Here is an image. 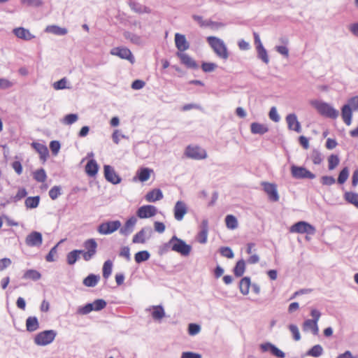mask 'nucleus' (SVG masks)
<instances>
[{
    "instance_id": "f257e3e1",
    "label": "nucleus",
    "mask_w": 358,
    "mask_h": 358,
    "mask_svg": "<svg viewBox=\"0 0 358 358\" xmlns=\"http://www.w3.org/2000/svg\"><path fill=\"white\" fill-rule=\"evenodd\" d=\"M208 44L212 48L215 54L223 59H227L229 52L224 41L215 36H208L206 38Z\"/></svg>"
},
{
    "instance_id": "f03ea898",
    "label": "nucleus",
    "mask_w": 358,
    "mask_h": 358,
    "mask_svg": "<svg viewBox=\"0 0 358 358\" xmlns=\"http://www.w3.org/2000/svg\"><path fill=\"white\" fill-rule=\"evenodd\" d=\"M311 104L321 115L331 119H336L338 116V111L326 102L315 100L311 101Z\"/></svg>"
},
{
    "instance_id": "7ed1b4c3",
    "label": "nucleus",
    "mask_w": 358,
    "mask_h": 358,
    "mask_svg": "<svg viewBox=\"0 0 358 358\" xmlns=\"http://www.w3.org/2000/svg\"><path fill=\"white\" fill-rule=\"evenodd\" d=\"M169 245L173 251L180 253L182 255H188L192 250V247L189 245L185 243V242L176 236H173L169 241Z\"/></svg>"
},
{
    "instance_id": "20e7f679",
    "label": "nucleus",
    "mask_w": 358,
    "mask_h": 358,
    "mask_svg": "<svg viewBox=\"0 0 358 358\" xmlns=\"http://www.w3.org/2000/svg\"><path fill=\"white\" fill-rule=\"evenodd\" d=\"M121 226L119 220L107 221L99 224L97 231L101 235H109L120 229Z\"/></svg>"
},
{
    "instance_id": "39448f33",
    "label": "nucleus",
    "mask_w": 358,
    "mask_h": 358,
    "mask_svg": "<svg viewBox=\"0 0 358 358\" xmlns=\"http://www.w3.org/2000/svg\"><path fill=\"white\" fill-rule=\"evenodd\" d=\"M56 336L54 330H45L38 333L34 338V343L38 345H46L52 343Z\"/></svg>"
},
{
    "instance_id": "423d86ee",
    "label": "nucleus",
    "mask_w": 358,
    "mask_h": 358,
    "mask_svg": "<svg viewBox=\"0 0 358 358\" xmlns=\"http://www.w3.org/2000/svg\"><path fill=\"white\" fill-rule=\"evenodd\" d=\"M292 232L306 234V239H308V235H313L316 231L313 225L305 221H299L292 224Z\"/></svg>"
},
{
    "instance_id": "0eeeda50",
    "label": "nucleus",
    "mask_w": 358,
    "mask_h": 358,
    "mask_svg": "<svg viewBox=\"0 0 358 358\" xmlns=\"http://www.w3.org/2000/svg\"><path fill=\"white\" fill-rule=\"evenodd\" d=\"M185 155L188 158L196 160L203 159L207 157L206 150L198 145H188L185 149Z\"/></svg>"
},
{
    "instance_id": "6e6552de",
    "label": "nucleus",
    "mask_w": 358,
    "mask_h": 358,
    "mask_svg": "<svg viewBox=\"0 0 358 358\" xmlns=\"http://www.w3.org/2000/svg\"><path fill=\"white\" fill-rule=\"evenodd\" d=\"M292 177L298 179H314L315 175L303 166L292 165Z\"/></svg>"
},
{
    "instance_id": "1a4fd4ad",
    "label": "nucleus",
    "mask_w": 358,
    "mask_h": 358,
    "mask_svg": "<svg viewBox=\"0 0 358 358\" xmlns=\"http://www.w3.org/2000/svg\"><path fill=\"white\" fill-rule=\"evenodd\" d=\"M110 54L119 57L121 59H127L131 63L134 62V57L130 50L125 47H117L110 50Z\"/></svg>"
},
{
    "instance_id": "9d476101",
    "label": "nucleus",
    "mask_w": 358,
    "mask_h": 358,
    "mask_svg": "<svg viewBox=\"0 0 358 358\" xmlns=\"http://www.w3.org/2000/svg\"><path fill=\"white\" fill-rule=\"evenodd\" d=\"M157 213V208L152 205H145L140 207L137 212V216L141 219L154 217Z\"/></svg>"
},
{
    "instance_id": "9b49d317",
    "label": "nucleus",
    "mask_w": 358,
    "mask_h": 358,
    "mask_svg": "<svg viewBox=\"0 0 358 358\" xmlns=\"http://www.w3.org/2000/svg\"><path fill=\"white\" fill-rule=\"evenodd\" d=\"M43 242L42 234L38 231H32L27 236L25 243L29 247L40 246Z\"/></svg>"
},
{
    "instance_id": "f8f14e48",
    "label": "nucleus",
    "mask_w": 358,
    "mask_h": 358,
    "mask_svg": "<svg viewBox=\"0 0 358 358\" xmlns=\"http://www.w3.org/2000/svg\"><path fill=\"white\" fill-rule=\"evenodd\" d=\"M261 185L263 186L264 192L267 194L271 201H277L279 199L277 187L275 184L262 182Z\"/></svg>"
},
{
    "instance_id": "ddd939ff",
    "label": "nucleus",
    "mask_w": 358,
    "mask_h": 358,
    "mask_svg": "<svg viewBox=\"0 0 358 358\" xmlns=\"http://www.w3.org/2000/svg\"><path fill=\"white\" fill-rule=\"evenodd\" d=\"M103 171L104 176L108 182L113 184H118L120 182V177L116 173L115 171L112 166L110 165H104Z\"/></svg>"
},
{
    "instance_id": "4468645a",
    "label": "nucleus",
    "mask_w": 358,
    "mask_h": 358,
    "mask_svg": "<svg viewBox=\"0 0 358 358\" xmlns=\"http://www.w3.org/2000/svg\"><path fill=\"white\" fill-rule=\"evenodd\" d=\"M174 217L178 221H181L187 213V207L182 201H178L176 203L174 208Z\"/></svg>"
},
{
    "instance_id": "2eb2a0df",
    "label": "nucleus",
    "mask_w": 358,
    "mask_h": 358,
    "mask_svg": "<svg viewBox=\"0 0 358 358\" xmlns=\"http://www.w3.org/2000/svg\"><path fill=\"white\" fill-rule=\"evenodd\" d=\"M260 349L263 352H268L272 355L275 356L278 358H282L285 357V354L278 348L270 343H265L260 345Z\"/></svg>"
},
{
    "instance_id": "dca6fc26",
    "label": "nucleus",
    "mask_w": 358,
    "mask_h": 358,
    "mask_svg": "<svg viewBox=\"0 0 358 358\" xmlns=\"http://www.w3.org/2000/svg\"><path fill=\"white\" fill-rule=\"evenodd\" d=\"M137 222V218L134 216L129 217L123 227L120 228V234L124 236L130 234L134 229V227Z\"/></svg>"
},
{
    "instance_id": "f3484780",
    "label": "nucleus",
    "mask_w": 358,
    "mask_h": 358,
    "mask_svg": "<svg viewBox=\"0 0 358 358\" xmlns=\"http://www.w3.org/2000/svg\"><path fill=\"white\" fill-rule=\"evenodd\" d=\"M175 43L178 50L180 52L185 51L189 48V44L187 42L185 36L176 33L175 34Z\"/></svg>"
},
{
    "instance_id": "a211bd4d",
    "label": "nucleus",
    "mask_w": 358,
    "mask_h": 358,
    "mask_svg": "<svg viewBox=\"0 0 358 358\" xmlns=\"http://www.w3.org/2000/svg\"><path fill=\"white\" fill-rule=\"evenodd\" d=\"M303 330L308 333H311L313 335H317L319 329L317 323L310 319L305 320L303 325Z\"/></svg>"
},
{
    "instance_id": "6ab92c4d",
    "label": "nucleus",
    "mask_w": 358,
    "mask_h": 358,
    "mask_svg": "<svg viewBox=\"0 0 358 358\" xmlns=\"http://www.w3.org/2000/svg\"><path fill=\"white\" fill-rule=\"evenodd\" d=\"M14 34L19 38L29 41L34 38V36L31 32L23 27H17L13 29Z\"/></svg>"
},
{
    "instance_id": "aec40b11",
    "label": "nucleus",
    "mask_w": 358,
    "mask_h": 358,
    "mask_svg": "<svg viewBox=\"0 0 358 358\" xmlns=\"http://www.w3.org/2000/svg\"><path fill=\"white\" fill-rule=\"evenodd\" d=\"M352 108L348 104H345L341 108V116L343 122L347 125H350L352 122Z\"/></svg>"
},
{
    "instance_id": "412c9836",
    "label": "nucleus",
    "mask_w": 358,
    "mask_h": 358,
    "mask_svg": "<svg viewBox=\"0 0 358 358\" xmlns=\"http://www.w3.org/2000/svg\"><path fill=\"white\" fill-rule=\"evenodd\" d=\"M145 198L148 202H155L163 198V194L159 189H154L148 192Z\"/></svg>"
},
{
    "instance_id": "4be33fe9",
    "label": "nucleus",
    "mask_w": 358,
    "mask_h": 358,
    "mask_svg": "<svg viewBox=\"0 0 358 358\" xmlns=\"http://www.w3.org/2000/svg\"><path fill=\"white\" fill-rule=\"evenodd\" d=\"M178 57L180 59L181 62L189 68H196V64L188 55L182 52L177 53Z\"/></svg>"
},
{
    "instance_id": "5701e85b",
    "label": "nucleus",
    "mask_w": 358,
    "mask_h": 358,
    "mask_svg": "<svg viewBox=\"0 0 358 358\" xmlns=\"http://www.w3.org/2000/svg\"><path fill=\"white\" fill-rule=\"evenodd\" d=\"M98 164L94 159L88 161L85 166V172L90 176H94L98 172Z\"/></svg>"
},
{
    "instance_id": "b1692460",
    "label": "nucleus",
    "mask_w": 358,
    "mask_h": 358,
    "mask_svg": "<svg viewBox=\"0 0 358 358\" xmlns=\"http://www.w3.org/2000/svg\"><path fill=\"white\" fill-rule=\"evenodd\" d=\"M152 172L153 171L150 169L141 168L137 171L136 176L139 181L145 182L150 178Z\"/></svg>"
},
{
    "instance_id": "393cba45",
    "label": "nucleus",
    "mask_w": 358,
    "mask_h": 358,
    "mask_svg": "<svg viewBox=\"0 0 358 358\" xmlns=\"http://www.w3.org/2000/svg\"><path fill=\"white\" fill-rule=\"evenodd\" d=\"M39 327V323L37 317H29L26 320V329L28 331L32 332L36 331Z\"/></svg>"
},
{
    "instance_id": "a878e982",
    "label": "nucleus",
    "mask_w": 358,
    "mask_h": 358,
    "mask_svg": "<svg viewBox=\"0 0 358 358\" xmlns=\"http://www.w3.org/2000/svg\"><path fill=\"white\" fill-rule=\"evenodd\" d=\"M344 199L348 203L354 205L358 209V194L353 192H347L344 194Z\"/></svg>"
},
{
    "instance_id": "bb28decb",
    "label": "nucleus",
    "mask_w": 358,
    "mask_h": 358,
    "mask_svg": "<svg viewBox=\"0 0 358 358\" xmlns=\"http://www.w3.org/2000/svg\"><path fill=\"white\" fill-rule=\"evenodd\" d=\"M250 287V279L248 277L243 278L239 283V288L241 292L246 295L249 293Z\"/></svg>"
},
{
    "instance_id": "cd10ccee",
    "label": "nucleus",
    "mask_w": 358,
    "mask_h": 358,
    "mask_svg": "<svg viewBox=\"0 0 358 358\" xmlns=\"http://www.w3.org/2000/svg\"><path fill=\"white\" fill-rule=\"evenodd\" d=\"M245 271V262L243 259L238 261L234 268V273L236 277L242 276Z\"/></svg>"
},
{
    "instance_id": "c85d7f7f",
    "label": "nucleus",
    "mask_w": 358,
    "mask_h": 358,
    "mask_svg": "<svg viewBox=\"0 0 358 358\" xmlns=\"http://www.w3.org/2000/svg\"><path fill=\"white\" fill-rule=\"evenodd\" d=\"M32 147L39 153L41 158L45 159L48 155V150L46 146L39 143H33Z\"/></svg>"
},
{
    "instance_id": "c756f323",
    "label": "nucleus",
    "mask_w": 358,
    "mask_h": 358,
    "mask_svg": "<svg viewBox=\"0 0 358 358\" xmlns=\"http://www.w3.org/2000/svg\"><path fill=\"white\" fill-rule=\"evenodd\" d=\"M165 316L164 310L161 306L152 307V317L155 320H160Z\"/></svg>"
},
{
    "instance_id": "7c9ffc66",
    "label": "nucleus",
    "mask_w": 358,
    "mask_h": 358,
    "mask_svg": "<svg viewBox=\"0 0 358 358\" xmlns=\"http://www.w3.org/2000/svg\"><path fill=\"white\" fill-rule=\"evenodd\" d=\"M83 252L80 250H74L68 253L66 256V261L69 265H73L78 259L79 255Z\"/></svg>"
},
{
    "instance_id": "2f4dec72",
    "label": "nucleus",
    "mask_w": 358,
    "mask_h": 358,
    "mask_svg": "<svg viewBox=\"0 0 358 358\" xmlns=\"http://www.w3.org/2000/svg\"><path fill=\"white\" fill-rule=\"evenodd\" d=\"M324 350L322 345L317 344L313 346L307 352L306 355L313 357H319L323 354Z\"/></svg>"
},
{
    "instance_id": "473e14b6",
    "label": "nucleus",
    "mask_w": 358,
    "mask_h": 358,
    "mask_svg": "<svg viewBox=\"0 0 358 358\" xmlns=\"http://www.w3.org/2000/svg\"><path fill=\"white\" fill-rule=\"evenodd\" d=\"M40 202V196H29L25 199L24 204L27 208H35L38 207Z\"/></svg>"
},
{
    "instance_id": "72a5a7b5",
    "label": "nucleus",
    "mask_w": 358,
    "mask_h": 358,
    "mask_svg": "<svg viewBox=\"0 0 358 358\" xmlns=\"http://www.w3.org/2000/svg\"><path fill=\"white\" fill-rule=\"evenodd\" d=\"M99 276L90 274L83 280V284L86 287H94L99 280Z\"/></svg>"
},
{
    "instance_id": "f704fd0d",
    "label": "nucleus",
    "mask_w": 358,
    "mask_h": 358,
    "mask_svg": "<svg viewBox=\"0 0 358 358\" xmlns=\"http://www.w3.org/2000/svg\"><path fill=\"white\" fill-rule=\"evenodd\" d=\"M250 127L252 134H263L268 131V128L265 125L257 122L252 123Z\"/></svg>"
},
{
    "instance_id": "c9c22d12",
    "label": "nucleus",
    "mask_w": 358,
    "mask_h": 358,
    "mask_svg": "<svg viewBox=\"0 0 358 358\" xmlns=\"http://www.w3.org/2000/svg\"><path fill=\"white\" fill-rule=\"evenodd\" d=\"M84 246H85V249L87 250V251H88L92 254H94V255L96 254V248H97V243L94 239L90 238V239L87 240L84 243Z\"/></svg>"
},
{
    "instance_id": "e433bc0d",
    "label": "nucleus",
    "mask_w": 358,
    "mask_h": 358,
    "mask_svg": "<svg viewBox=\"0 0 358 358\" xmlns=\"http://www.w3.org/2000/svg\"><path fill=\"white\" fill-rule=\"evenodd\" d=\"M34 178L38 182H43L47 179V175L43 169H40L33 173Z\"/></svg>"
},
{
    "instance_id": "4c0bfd02",
    "label": "nucleus",
    "mask_w": 358,
    "mask_h": 358,
    "mask_svg": "<svg viewBox=\"0 0 358 358\" xmlns=\"http://www.w3.org/2000/svg\"><path fill=\"white\" fill-rule=\"evenodd\" d=\"M46 31L59 36L65 35L67 33V30L65 28H62L56 25L48 26L46 28Z\"/></svg>"
},
{
    "instance_id": "58836bf2",
    "label": "nucleus",
    "mask_w": 358,
    "mask_h": 358,
    "mask_svg": "<svg viewBox=\"0 0 358 358\" xmlns=\"http://www.w3.org/2000/svg\"><path fill=\"white\" fill-rule=\"evenodd\" d=\"M226 226L229 229H235L238 227L236 218L232 215H227L225 218Z\"/></svg>"
},
{
    "instance_id": "ea45409f",
    "label": "nucleus",
    "mask_w": 358,
    "mask_h": 358,
    "mask_svg": "<svg viewBox=\"0 0 358 358\" xmlns=\"http://www.w3.org/2000/svg\"><path fill=\"white\" fill-rule=\"evenodd\" d=\"M41 277V273L34 269L27 270L24 274V278L30 279L33 280H39Z\"/></svg>"
},
{
    "instance_id": "a19ab883",
    "label": "nucleus",
    "mask_w": 358,
    "mask_h": 358,
    "mask_svg": "<svg viewBox=\"0 0 358 358\" xmlns=\"http://www.w3.org/2000/svg\"><path fill=\"white\" fill-rule=\"evenodd\" d=\"M132 242L134 243H144L145 242V231L144 229H142L134 236Z\"/></svg>"
},
{
    "instance_id": "79ce46f5",
    "label": "nucleus",
    "mask_w": 358,
    "mask_h": 358,
    "mask_svg": "<svg viewBox=\"0 0 358 358\" xmlns=\"http://www.w3.org/2000/svg\"><path fill=\"white\" fill-rule=\"evenodd\" d=\"M150 256V253L148 251L143 250L136 253L134 259L136 263H141L148 260Z\"/></svg>"
},
{
    "instance_id": "37998d69",
    "label": "nucleus",
    "mask_w": 358,
    "mask_h": 358,
    "mask_svg": "<svg viewBox=\"0 0 358 358\" xmlns=\"http://www.w3.org/2000/svg\"><path fill=\"white\" fill-rule=\"evenodd\" d=\"M113 264L110 260H107L103 266V277L107 279L111 274Z\"/></svg>"
},
{
    "instance_id": "c03bdc74",
    "label": "nucleus",
    "mask_w": 358,
    "mask_h": 358,
    "mask_svg": "<svg viewBox=\"0 0 358 358\" xmlns=\"http://www.w3.org/2000/svg\"><path fill=\"white\" fill-rule=\"evenodd\" d=\"M349 169L348 167H344L339 173L337 182L338 184H343L348 178Z\"/></svg>"
},
{
    "instance_id": "a18cd8bd",
    "label": "nucleus",
    "mask_w": 358,
    "mask_h": 358,
    "mask_svg": "<svg viewBox=\"0 0 358 358\" xmlns=\"http://www.w3.org/2000/svg\"><path fill=\"white\" fill-rule=\"evenodd\" d=\"M311 159L314 164H320L323 160V157L320 152L316 149L313 150L311 154Z\"/></svg>"
},
{
    "instance_id": "49530a36",
    "label": "nucleus",
    "mask_w": 358,
    "mask_h": 358,
    "mask_svg": "<svg viewBox=\"0 0 358 358\" xmlns=\"http://www.w3.org/2000/svg\"><path fill=\"white\" fill-rule=\"evenodd\" d=\"M339 158L338 155H331L328 158V163H329V169L333 170L339 164Z\"/></svg>"
},
{
    "instance_id": "de8ad7c7",
    "label": "nucleus",
    "mask_w": 358,
    "mask_h": 358,
    "mask_svg": "<svg viewBox=\"0 0 358 358\" xmlns=\"http://www.w3.org/2000/svg\"><path fill=\"white\" fill-rule=\"evenodd\" d=\"M92 305L93 310L99 311L103 309L106 306V302L103 299H96L93 303H91Z\"/></svg>"
},
{
    "instance_id": "09e8293b",
    "label": "nucleus",
    "mask_w": 358,
    "mask_h": 358,
    "mask_svg": "<svg viewBox=\"0 0 358 358\" xmlns=\"http://www.w3.org/2000/svg\"><path fill=\"white\" fill-rule=\"evenodd\" d=\"M62 194L59 186H54L49 191V196L52 200L57 199Z\"/></svg>"
},
{
    "instance_id": "8fccbe9b",
    "label": "nucleus",
    "mask_w": 358,
    "mask_h": 358,
    "mask_svg": "<svg viewBox=\"0 0 358 358\" xmlns=\"http://www.w3.org/2000/svg\"><path fill=\"white\" fill-rule=\"evenodd\" d=\"M93 310L92 305L90 303H87L84 306H80L78 308L77 313L79 315H87Z\"/></svg>"
},
{
    "instance_id": "3c124183",
    "label": "nucleus",
    "mask_w": 358,
    "mask_h": 358,
    "mask_svg": "<svg viewBox=\"0 0 358 358\" xmlns=\"http://www.w3.org/2000/svg\"><path fill=\"white\" fill-rule=\"evenodd\" d=\"M220 252L223 257L229 259H232L234 257V254L229 247H222L220 249Z\"/></svg>"
},
{
    "instance_id": "603ef678",
    "label": "nucleus",
    "mask_w": 358,
    "mask_h": 358,
    "mask_svg": "<svg viewBox=\"0 0 358 358\" xmlns=\"http://www.w3.org/2000/svg\"><path fill=\"white\" fill-rule=\"evenodd\" d=\"M21 3L28 6L39 7L43 5L41 0H20Z\"/></svg>"
},
{
    "instance_id": "864d4df0",
    "label": "nucleus",
    "mask_w": 358,
    "mask_h": 358,
    "mask_svg": "<svg viewBox=\"0 0 358 358\" xmlns=\"http://www.w3.org/2000/svg\"><path fill=\"white\" fill-rule=\"evenodd\" d=\"M193 19L196 20L201 27L211 26L214 25L215 22L211 21H204L203 17L199 15H194Z\"/></svg>"
},
{
    "instance_id": "5fc2aeb1",
    "label": "nucleus",
    "mask_w": 358,
    "mask_h": 358,
    "mask_svg": "<svg viewBox=\"0 0 358 358\" xmlns=\"http://www.w3.org/2000/svg\"><path fill=\"white\" fill-rule=\"evenodd\" d=\"M78 119V117L76 114H69L66 115L64 118V123L66 124H72L76 122Z\"/></svg>"
},
{
    "instance_id": "6e6d98bb",
    "label": "nucleus",
    "mask_w": 358,
    "mask_h": 358,
    "mask_svg": "<svg viewBox=\"0 0 358 358\" xmlns=\"http://www.w3.org/2000/svg\"><path fill=\"white\" fill-rule=\"evenodd\" d=\"M321 182L323 185L330 186L336 182V180L333 176H324L321 178Z\"/></svg>"
},
{
    "instance_id": "4d7b16f0",
    "label": "nucleus",
    "mask_w": 358,
    "mask_h": 358,
    "mask_svg": "<svg viewBox=\"0 0 358 358\" xmlns=\"http://www.w3.org/2000/svg\"><path fill=\"white\" fill-rule=\"evenodd\" d=\"M257 50L259 57L261 58L262 59V61H264L265 63H268V57L267 55L266 50L264 49V48L263 46H262V47L257 48Z\"/></svg>"
},
{
    "instance_id": "13d9d810",
    "label": "nucleus",
    "mask_w": 358,
    "mask_h": 358,
    "mask_svg": "<svg viewBox=\"0 0 358 358\" xmlns=\"http://www.w3.org/2000/svg\"><path fill=\"white\" fill-rule=\"evenodd\" d=\"M217 67V65L214 63L203 62L201 65V69L204 72L213 71Z\"/></svg>"
},
{
    "instance_id": "bf43d9fd",
    "label": "nucleus",
    "mask_w": 358,
    "mask_h": 358,
    "mask_svg": "<svg viewBox=\"0 0 358 358\" xmlns=\"http://www.w3.org/2000/svg\"><path fill=\"white\" fill-rule=\"evenodd\" d=\"M126 38L129 39L132 43L139 44L141 43V37L134 34L127 32L124 34Z\"/></svg>"
},
{
    "instance_id": "052dcab7",
    "label": "nucleus",
    "mask_w": 358,
    "mask_h": 358,
    "mask_svg": "<svg viewBox=\"0 0 358 358\" xmlns=\"http://www.w3.org/2000/svg\"><path fill=\"white\" fill-rule=\"evenodd\" d=\"M292 130H294L297 133L302 131L300 122L297 120V117L294 113H292Z\"/></svg>"
},
{
    "instance_id": "680f3d73",
    "label": "nucleus",
    "mask_w": 358,
    "mask_h": 358,
    "mask_svg": "<svg viewBox=\"0 0 358 358\" xmlns=\"http://www.w3.org/2000/svg\"><path fill=\"white\" fill-rule=\"evenodd\" d=\"M200 327L199 325L194 323H191L189 324L188 327V333L191 336H194L199 333L200 331Z\"/></svg>"
},
{
    "instance_id": "e2e57ef3",
    "label": "nucleus",
    "mask_w": 358,
    "mask_h": 358,
    "mask_svg": "<svg viewBox=\"0 0 358 358\" xmlns=\"http://www.w3.org/2000/svg\"><path fill=\"white\" fill-rule=\"evenodd\" d=\"M208 238V231L206 229H201L198 234L197 239L200 243H206Z\"/></svg>"
},
{
    "instance_id": "0e129e2a",
    "label": "nucleus",
    "mask_w": 358,
    "mask_h": 358,
    "mask_svg": "<svg viewBox=\"0 0 358 358\" xmlns=\"http://www.w3.org/2000/svg\"><path fill=\"white\" fill-rule=\"evenodd\" d=\"M348 104L353 110H358V96H355L348 99Z\"/></svg>"
},
{
    "instance_id": "69168bd1",
    "label": "nucleus",
    "mask_w": 358,
    "mask_h": 358,
    "mask_svg": "<svg viewBox=\"0 0 358 358\" xmlns=\"http://www.w3.org/2000/svg\"><path fill=\"white\" fill-rule=\"evenodd\" d=\"M27 194V190L25 188H20L18 190H17V194H15V196H14V200L15 201H20L22 199L24 198Z\"/></svg>"
},
{
    "instance_id": "338daca9",
    "label": "nucleus",
    "mask_w": 358,
    "mask_h": 358,
    "mask_svg": "<svg viewBox=\"0 0 358 358\" xmlns=\"http://www.w3.org/2000/svg\"><path fill=\"white\" fill-rule=\"evenodd\" d=\"M11 264V260L9 258H3L0 259V271H3Z\"/></svg>"
},
{
    "instance_id": "774afa93",
    "label": "nucleus",
    "mask_w": 358,
    "mask_h": 358,
    "mask_svg": "<svg viewBox=\"0 0 358 358\" xmlns=\"http://www.w3.org/2000/svg\"><path fill=\"white\" fill-rule=\"evenodd\" d=\"M181 358H201V355L192 352H182Z\"/></svg>"
}]
</instances>
